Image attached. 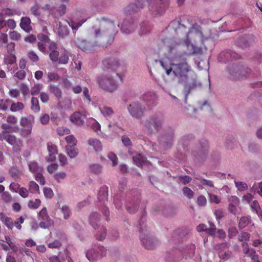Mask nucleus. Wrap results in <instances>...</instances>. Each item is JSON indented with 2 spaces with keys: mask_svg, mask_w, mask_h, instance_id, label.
<instances>
[{
  "mask_svg": "<svg viewBox=\"0 0 262 262\" xmlns=\"http://www.w3.org/2000/svg\"><path fill=\"white\" fill-rule=\"evenodd\" d=\"M250 234L246 232H243L241 233L240 235L238 236V239L240 242L243 243L247 242L250 240Z\"/></svg>",
  "mask_w": 262,
  "mask_h": 262,
  "instance_id": "a18cd8bd",
  "label": "nucleus"
},
{
  "mask_svg": "<svg viewBox=\"0 0 262 262\" xmlns=\"http://www.w3.org/2000/svg\"><path fill=\"white\" fill-rule=\"evenodd\" d=\"M38 217L39 220L43 221H52L49 216L47 209L46 207H43L38 213Z\"/></svg>",
  "mask_w": 262,
  "mask_h": 262,
  "instance_id": "c85d7f7f",
  "label": "nucleus"
},
{
  "mask_svg": "<svg viewBox=\"0 0 262 262\" xmlns=\"http://www.w3.org/2000/svg\"><path fill=\"white\" fill-rule=\"evenodd\" d=\"M191 24L188 19L186 17H183L181 19V21L173 20L169 24L168 28L169 30H172L176 34L179 36H184V42L186 46L188 47L191 46L192 52V55L202 54L203 49L201 47L195 46L192 44L190 45V39L199 38L202 39L203 33L201 31V27L196 24L192 25L189 31L187 28H189Z\"/></svg>",
  "mask_w": 262,
  "mask_h": 262,
  "instance_id": "f257e3e1",
  "label": "nucleus"
},
{
  "mask_svg": "<svg viewBox=\"0 0 262 262\" xmlns=\"http://www.w3.org/2000/svg\"><path fill=\"white\" fill-rule=\"evenodd\" d=\"M27 56L33 62H37L39 59L38 56L33 51L28 52Z\"/></svg>",
  "mask_w": 262,
  "mask_h": 262,
  "instance_id": "37998d69",
  "label": "nucleus"
},
{
  "mask_svg": "<svg viewBox=\"0 0 262 262\" xmlns=\"http://www.w3.org/2000/svg\"><path fill=\"white\" fill-rule=\"evenodd\" d=\"M11 102V100L9 99L6 100H0V111H6Z\"/></svg>",
  "mask_w": 262,
  "mask_h": 262,
  "instance_id": "49530a36",
  "label": "nucleus"
},
{
  "mask_svg": "<svg viewBox=\"0 0 262 262\" xmlns=\"http://www.w3.org/2000/svg\"><path fill=\"white\" fill-rule=\"evenodd\" d=\"M128 111L130 115L136 118H140L144 114L145 108L138 101L133 102L128 106Z\"/></svg>",
  "mask_w": 262,
  "mask_h": 262,
  "instance_id": "9b49d317",
  "label": "nucleus"
},
{
  "mask_svg": "<svg viewBox=\"0 0 262 262\" xmlns=\"http://www.w3.org/2000/svg\"><path fill=\"white\" fill-rule=\"evenodd\" d=\"M5 240L7 245L10 247L13 252L16 253L18 251V247L12 241L11 238L8 236H5Z\"/></svg>",
  "mask_w": 262,
  "mask_h": 262,
  "instance_id": "4c0bfd02",
  "label": "nucleus"
},
{
  "mask_svg": "<svg viewBox=\"0 0 262 262\" xmlns=\"http://www.w3.org/2000/svg\"><path fill=\"white\" fill-rule=\"evenodd\" d=\"M143 220V217L140 220V238L142 245L147 249H152L155 248L158 244V241L149 235L147 232V229L145 226H143L141 222Z\"/></svg>",
  "mask_w": 262,
  "mask_h": 262,
  "instance_id": "39448f33",
  "label": "nucleus"
},
{
  "mask_svg": "<svg viewBox=\"0 0 262 262\" xmlns=\"http://www.w3.org/2000/svg\"><path fill=\"white\" fill-rule=\"evenodd\" d=\"M32 129L29 128H23L22 127L20 130V135L23 138L29 137L32 133Z\"/></svg>",
  "mask_w": 262,
  "mask_h": 262,
  "instance_id": "de8ad7c7",
  "label": "nucleus"
},
{
  "mask_svg": "<svg viewBox=\"0 0 262 262\" xmlns=\"http://www.w3.org/2000/svg\"><path fill=\"white\" fill-rule=\"evenodd\" d=\"M102 63L104 68L107 71L120 72L123 69V66L120 63L116 58H106L103 61Z\"/></svg>",
  "mask_w": 262,
  "mask_h": 262,
  "instance_id": "1a4fd4ad",
  "label": "nucleus"
},
{
  "mask_svg": "<svg viewBox=\"0 0 262 262\" xmlns=\"http://www.w3.org/2000/svg\"><path fill=\"white\" fill-rule=\"evenodd\" d=\"M242 247L243 249V252L245 255L249 254V252L250 251H251V249H250L249 245L247 242L242 243Z\"/></svg>",
  "mask_w": 262,
  "mask_h": 262,
  "instance_id": "0e129e2a",
  "label": "nucleus"
},
{
  "mask_svg": "<svg viewBox=\"0 0 262 262\" xmlns=\"http://www.w3.org/2000/svg\"><path fill=\"white\" fill-rule=\"evenodd\" d=\"M43 194L47 198L52 199L54 195V193L50 188L45 187L43 189Z\"/></svg>",
  "mask_w": 262,
  "mask_h": 262,
  "instance_id": "4d7b16f0",
  "label": "nucleus"
},
{
  "mask_svg": "<svg viewBox=\"0 0 262 262\" xmlns=\"http://www.w3.org/2000/svg\"><path fill=\"white\" fill-rule=\"evenodd\" d=\"M9 36L11 39L17 41L21 38V35L16 31H10Z\"/></svg>",
  "mask_w": 262,
  "mask_h": 262,
  "instance_id": "5fc2aeb1",
  "label": "nucleus"
},
{
  "mask_svg": "<svg viewBox=\"0 0 262 262\" xmlns=\"http://www.w3.org/2000/svg\"><path fill=\"white\" fill-rule=\"evenodd\" d=\"M195 246L194 244H190L186 246L183 251V253L187 258L193 256L195 253Z\"/></svg>",
  "mask_w": 262,
  "mask_h": 262,
  "instance_id": "412c9836",
  "label": "nucleus"
},
{
  "mask_svg": "<svg viewBox=\"0 0 262 262\" xmlns=\"http://www.w3.org/2000/svg\"><path fill=\"white\" fill-rule=\"evenodd\" d=\"M67 154L71 158H75L78 153V150L75 146H67Z\"/></svg>",
  "mask_w": 262,
  "mask_h": 262,
  "instance_id": "7c9ffc66",
  "label": "nucleus"
},
{
  "mask_svg": "<svg viewBox=\"0 0 262 262\" xmlns=\"http://www.w3.org/2000/svg\"><path fill=\"white\" fill-rule=\"evenodd\" d=\"M49 56L52 61H57L59 58V52L58 51H52L50 53Z\"/></svg>",
  "mask_w": 262,
  "mask_h": 262,
  "instance_id": "680f3d73",
  "label": "nucleus"
},
{
  "mask_svg": "<svg viewBox=\"0 0 262 262\" xmlns=\"http://www.w3.org/2000/svg\"><path fill=\"white\" fill-rule=\"evenodd\" d=\"M65 139L68 143L67 146H75L76 145L77 140L73 135H69Z\"/></svg>",
  "mask_w": 262,
  "mask_h": 262,
  "instance_id": "79ce46f5",
  "label": "nucleus"
},
{
  "mask_svg": "<svg viewBox=\"0 0 262 262\" xmlns=\"http://www.w3.org/2000/svg\"><path fill=\"white\" fill-rule=\"evenodd\" d=\"M117 27L115 26L114 23L112 21H104L100 24V28L96 29L95 30V35L96 37H98L101 34V30L103 32H106L108 35L111 36L115 35L117 33Z\"/></svg>",
  "mask_w": 262,
  "mask_h": 262,
  "instance_id": "423d86ee",
  "label": "nucleus"
},
{
  "mask_svg": "<svg viewBox=\"0 0 262 262\" xmlns=\"http://www.w3.org/2000/svg\"><path fill=\"white\" fill-rule=\"evenodd\" d=\"M152 0H136L135 3L127 6L124 11L126 14H131L140 11L145 6V3L149 4V10L153 15L162 14L168 6L169 0H156V3L151 5Z\"/></svg>",
  "mask_w": 262,
  "mask_h": 262,
  "instance_id": "7ed1b4c3",
  "label": "nucleus"
},
{
  "mask_svg": "<svg viewBox=\"0 0 262 262\" xmlns=\"http://www.w3.org/2000/svg\"><path fill=\"white\" fill-rule=\"evenodd\" d=\"M197 203L200 206H205L207 203L206 198L202 195L199 196L197 199Z\"/></svg>",
  "mask_w": 262,
  "mask_h": 262,
  "instance_id": "052dcab7",
  "label": "nucleus"
},
{
  "mask_svg": "<svg viewBox=\"0 0 262 262\" xmlns=\"http://www.w3.org/2000/svg\"><path fill=\"white\" fill-rule=\"evenodd\" d=\"M24 221H25V218L23 216H21L19 217V218L17 219L14 222V223H13L14 226H15V227L17 229L20 230L21 228V224L24 222Z\"/></svg>",
  "mask_w": 262,
  "mask_h": 262,
  "instance_id": "13d9d810",
  "label": "nucleus"
},
{
  "mask_svg": "<svg viewBox=\"0 0 262 262\" xmlns=\"http://www.w3.org/2000/svg\"><path fill=\"white\" fill-rule=\"evenodd\" d=\"M88 144L92 146L96 152H100L102 149V145L100 141L95 138H91L88 140Z\"/></svg>",
  "mask_w": 262,
  "mask_h": 262,
  "instance_id": "dca6fc26",
  "label": "nucleus"
},
{
  "mask_svg": "<svg viewBox=\"0 0 262 262\" xmlns=\"http://www.w3.org/2000/svg\"><path fill=\"white\" fill-rule=\"evenodd\" d=\"M28 167L29 170L33 173L42 172L43 170L42 168L38 165L37 162L34 161L30 162L28 163Z\"/></svg>",
  "mask_w": 262,
  "mask_h": 262,
  "instance_id": "b1692460",
  "label": "nucleus"
},
{
  "mask_svg": "<svg viewBox=\"0 0 262 262\" xmlns=\"http://www.w3.org/2000/svg\"><path fill=\"white\" fill-rule=\"evenodd\" d=\"M57 133L59 136H63L70 134V130L64 126H59L57 128Z\"/></svg>",
  "mask_w": 262,
  "mask_h": 262,
  "instance_id": "8fccbe9b",
  "label": "nucleus"
},
{
  "mask_svg": "<svg viewBox=\"0 0 262 262\" xmlns=\"http://www.w3.org/2000/svg\"><path fill=\"white\" fill-rule=\"evenodd\" d=\"M160 62L167 75H173L180 82H186L188 78V75L192 72L191 67L188 64L187 59L182 56L174 57L170 66L162 60H160Z\"/></svg>",
  "mask_w": 262,
  "mask_h": 262,
  "instance_id": "f03ea898",
  "label": "nucleus"
},
{
  "mask_svg": "<svg viewBox=\"0 0 262 262\" xmlns=\"http://www.w3.org/2000/svg\"><path fill=\"white\" fill-rule=\"evenodd\" d=\"M113 74H103L97 78V83L103 90L112 93L116 90L118 86L117 81L112 76Z\"/></svg>",
  "mask_w": 262,
  "mask_h": 262,
  "instance_id": "20e7f679",
  "label": "nucleus"
},
{
  "mask_svg": "<svg viewBox=\"0 0 262 262\" xmlns=\"http://www.w3.org/2000/svg\"><path fill=\"white\" fill-rule=\"evenodd\" d=\"M251 222L250 216H243L239 220L238 227L240 229H243L251 223Z\"/></svg>",
  "mask_w": 262,
  "mask_h": 262,
  "instance_id": "a878e982",
  "label": "nucleus"
},
{
  "mask_svg": "<svg viewBox=\"0 0 262 262\" xmlns=\"http://www.w3.org/2000/svg\"><path fill=\"white\" fill-rule=\"evenodd\" d=\"M100 215L97 212H93L91 214L89 217L90 223L94 229H96L98 227V223L100 221Z\"/></svg>",
  "mask_w": 262,
  "mask_h": 262,
  "instance_id": "4be33fe9",
  "label": "nucleus"
},
{
  "mask_svg": "<svg viewBox=\"0 0 262 262\" xmlns=\"http://www.w3.org/2000/svg\"><path fill=\"white\" fill-rule=\"evenodd\" d=\"M24 108V105L22 102H13L11 105L10 111L12 112H16L23 110Z\"/></svg>",
  "mask_w": 262,
  "mask_h": 262,
  "instance_id": "72a5a7b5",
  "label": "nucleus"
},
{
  "mask_svg": "<svg viewBox=\"0 0 262 262\" xmlns=\"http://www.w3.org/2000/svg\"><path fill=\"white\" fill-rule=\"evenodd\" d=\"M129 152L132 156V159L135 164L138 167H142L143 163L146 161V158L142 156L140 154L136 152Z\"/></svg>",
  "mask_w": 262,
  "mask_h": 262,
  "instance_id": "2eb2a0df",
  "label": "nucleus"
},
{
  "mask_svg": "<svg viewBox=\"0 0 262 262\" xmlns=\"http://www.w3.org/2000/svg\"><path fill=\"white\" fill-rule=\"evenodd\" d=\"M164 43L167 45V47H168L169 51L170 52H171L172 50L174 49L177 46L176 43L173 44L171 40L170 39H165L164 41Z\"/></svg>",
  "mask_w": 262,
  "mask_h": 262,
  "instance_id": "69168bd1",
  "label": "nucleus"
},
{
  "mask_svg": "<svg viewBox=\"0 0 262 262\" xmlns=\"http://www.w3.org/2000/svg\"><path fill=\"white\" fill-rule=\"evenodd\" d=\"M0 140L6 141L9 144L14 146L19 147L22 145V141L16 137L10 134L8 130H3L0 133Z\"/></svg>",
  "mask_w": 262,
  "mask_h": 262,
  "instance_id": "9d476101",
  "label": "nucleus"
},
{
  "mask_svg": "<svg viewBox=\"0 0 262 262\" xmlns=\"http://www.w3.org/2000/svg\"><path fill=\"white\" fill-rule=\"evenodd\" d=\"M249 205L252 211L253 212H255L256 214L258 213L260 211L262 210L258 201L256 200L252 201Z\"/></svg>",
  "mask_w": 262,
  "mask_h": 262,
  "instance_id": "2f4dec72",
  "label": "nucleus"
},
{
  "mask_svg": "<svg viewBox=\"0 0 262 262\" xmlns=\"http://www.w3.org/2000/svg\"><path fill=\"white\" fill-rule=\"evenodd\" d=\"M41 205V201L36 199L35 200H31L28 203V207L29 208L31 209H36Z\"/></svg>",
  "mask_w": 262,
  "mask_h": 262,
  "instance_id": "c9c22d12",
  "label": "nucleus"
},
{
  "mask_svg": "<svg viewBox=\"0 0 262 262\" xmlns=\"http://www.w3.org/2000/svg\"><path fill=\"white\" fill-rule=\"evenodd\" d=\"M143 99L146 102L147 105L149 106L151 103L155 105L154 95L149 93L143 96Z\"/></svg>",
  "mask_w": 262,
  "mask_h": 262,
  "instance_id": "58836bf2",
  "label": "nucleus"
},
{
  "mask_svg": "<svg viewBox=\"0 0 262 262\" xmlns=\"http://www.w3.org/2000/svg\"><path fill=\"white\" fill-rule=\"evenodd\" d=\"M228 210L231 213L234 215L239 214L240 212L239 206L228 205Z\"/></svg>",
  "mask_w": 262,
  "mask_h": 262,
  "instance_id": "c03bdc74",
  "label": "nucleus"
},
{
  "mask_svg": "<svg viewBox=\"0 0 262 262\" xmlns=\"http://www.w3.org/2000/svg\"><path fill=\"white\" fill-rule=\"evenodd\" d=\"M197 85L195 81H193L191 83L187 84L185 85L184 90L185 92V103H186L187 97L190 94L191 90L193 89Z\"/></svg>",
  "mask_w": 262,
  "mask_h": 262,
  "instance_id": "c756f323",
  "label": "nucleus"
},
{
  "mask_svg": "<svg viewBox=\"0 0 262 262\" xmlns=\"http://www.w3.org/2000/svg\"><path fill=\"white\" fill-rule=\"evenodd\" d=\"M29 189L31 192L36 193L39 191V186L34 181H31L29 183Z\"/></svg>",
  "mask_w": 262,
  "mask_h": 262,
  "instance_id": "09e8293b",
  "label": "nucleus"
},
{
  "mask_svg": "<svg viewBox=\"0 0 262 262\" xmlns=\"http://www.w3.org/2000/svg\"><path fill=\"white\" fill-rule=\"evenodd\" d=\"M31 109L34 113H38L40 111L39 101L37 98L34 97L32 98Z\"/></svg>",
  "mask_w": 262,
  "mask_h": 262,
  "instance_id": "cd10ccee",
  "label": "nucleus"
},
{
  "mask_svg": "<svg viewBox=\"0 0 262 262\" xmlns=\"http://www.w3.org/2000/svg\"><path fill=\"white\" fill-rule=\"evenodd\" d=\"M235 185L237 189L240 191L246 190L248 188L247 184L243 182L235 181Z\"/></svg>",
  "mask_w": 262,
  "mask_h": 262,
  "instance_id": "3c124183",
  "label": "nucleus"
},
{
  "mask_svg": "<svg viewBox=\"0 0 262 262\" xmlns=\"http://www.w3.org/2000/svg\"><path fill=\"white\" fill-rule=\"evenodd\" d=\"M70 121L74 124L80 126L83 124L82 114L79 112H76L70 117Z\"/></svg>",
  "mask_w": 262,
  "mask_h": 262,
  "instance_id": "f3484780",
  "label": "nucleus"
},
{
  "mask_svg": "<svg viewBox=\"0 0 262 262\" xmlns=\"http://www.w3.org/2000/svg\"><path fill=\"white\" fill-rule=\"evenodd\" d=\"M31 20L29 17H23L21 19L20 27L27 32H30L32 30L31 26Z\"/></svg>",
  "mask_w": 262,
  "mask_h": 262,
  "instance_id": "a211bd4d",
  "label": "nucleus"
},
{
  "mask_svg": "<svg viewBox=\"0 0 262 262\" xmlns=\"http://www.w3.org/2000/svg\"><path fill=\"white\" fill-rule=\"evenodd\" d=\"M183 192L184 195L189 199L192 198L194 195L193 191L187 187H184L183 188Z\"/></svg>",
  "mask_w": 262,
  "mask_h": 262,
  "instance_id": "603ef678",
  "label": "nucleus"
},
{
  "mask_svg": "<svg viewBox=\"0 0 262 262\" xmlns=\"http://www.w3.org/2000/svg\"><path fill=\"white\" fill-rule=\"evenodd\" d=\"M162 121V118L154 116L142 122V124L145 127V130L149 134H151L154 129L158 131L161 128Z\"/></svg>",
  "mask_w": 262,
  "mask_h": 262,
  "instance_id": "6e6552de",
  "label": "nucleus"
},
{
  "mask_svg": "<svg viewBox=\"0 0 262 262\" xmlns=\"http://www.w3.org/2000/svg\"><path fill=\"white\" fill-rule=\"evenodd\" d=\"M150 30V26L148 25V23L143 22L141 24V29L139 32L140 35H143L149 32Z\"/></svg>",
  "mask_w": 262,
  "mask_h": 262,
  "instance_id": "ea45409f",
  "label": "nucleus"
},
{
  "mask_svg": "<svg viewBox=\"0 0 262 262\" xmlns=\"http://www.w3.org/2000/svg\"><path fill=\"white\" fill-rule=\"evenodd\" d=\"M42 88V85L41 84H35L31 90V95H36L38 94Z\"/></svg>",
  "mask_w": 262,
  "mask_h": 262,
  "instance_id": "864d4df0",
  "label": "nucleus"
},
{
  "mask_svg": "<svg viewBox=\"0 0 262 262\" xmlns=\"http://www.w3.org/2000/svg\"><path fill=\"white\" fill-rule=\"evenodd\" d=\"M108 196V188L106 186H103L100 188L98 194V199L99 202H104L107 200Z\"/></svg>",
  "mask_w": 262,
  "mask_h": 262,
  "instance_id": "6ab92c4d",
  "label": "nucleus"
},
{
  "mask_svg": "<svg viewBox=\"0 0 262 262\" xmlns=\"http://www.w3.org/2000/svg\"><path fill=\"white\" fill-rule=\"evenodd\" d=\"M229 204V205H233L236 206L239 205V200L235 195L230 196L228 199Z\"/></svg>",
  "mask_w": 262,
  "mask_h": 262,
  "instance_id": "6e6d98bb",
  "label": "nucleus"
},
{
  "mask_svg": "<svg viewBox=\"0 0 262 262\" xmlns=\"http://www.w3.org/2000/svg\"><path fill=\"white\" fill-rule=\"evenodd\" d=\"M86 257L90 261H94L99 257L98 252L94 249L89 250L86 253Z\"/></svg>",
  "mask_w": 262,
  "mask_h": 262,
  "instance_id": "5701e85b",
  "label": "nucleus"
},
{
  "mask_svg": "<svg viewBox=\"0 0 262 262\" xmlns=\"http://www.w3.org/2000/svg\"><path fill=\"white\" fill-rule=\"evenodd\" d=\"M1 220L9 230H12L13 229L14 224L13 220L11 217L7 216H1Z\"/></svg>",
  "mask_w": 262,
  "mask_h": 262,
  "instance_id": "bb28decb",
  "label": "nucleus"
},
{
  "mask_svg": "<svg viewBox=\"0 0 262 262\" xmlns=\"http://www.w3.org/2000/svg\"><path fill=\"white\" fill-rule=\"evenodd\" d=\"M58 62L60 64H66L69 61V56L66 54H62L58 58Z\"/></svg>",
  "mask_w": 262,
  "mask_h": 262,
  "instance_id": "774afa93",
  "label": "nucleus"
},
{
  "mask_svg": "<svg viewBox=\"0 0 262 262\" xmlns=\"http://www.w3.org/2000/svg\"><path fill=\"white\" fill-rule=\"evenodd\" d=\"M50 91L58 99H60L62 97V91L57 86L51 85H50Z\"/></svg>",
  "mask_w": 262,
  "mask_h": 262,
  "instance_id": "f704fd0d",
  "label": "nucleus"
},
{
  "mask_svg": "<svg viewBox=\"0 0 262 262\" xmlns=\"http://www.w3.org/2000/svg\"><path fill=\"white\" fill-rule=\"evenodd\" d=\"M48 78L49 81H58L59 79V75L55 73L49 72L48 73Z\"/></svg>",
  "mask_w": 262,
  "mask_h": 262,
  "instance_id": "bf43d9fd",
  "label": "nucleus"
},
{
  "mask_svg": "<svg viewBox=\"0 0 262 262\" xmlns=\"http://www.w3.org/2000/svg\"><path fill=\"white\" fill-rule=\"evenodd\" d=\"M37 38L40 40L39 42L48 43L50 40L49 37L47 35L41 33L38 34Z\"/></svg>",
  "mask_w": 262,
  "mask_h": 262,
  "instance_id": "e2e57ef3",
  "label": "nucleus"
},
{
  "mask_svg": "<svg viewBox=\"0 0 262 262\" xmlns=\"http://www.w3.org/2000/svg\"><path fill=\"white\" fill-rule=\"evenodd\" d=\"M60 211L63 214V218L65 220L68 219L71 215V210L67 205L62 206L60 208Z\"/></svg>",
  "mask_w": 262,
  "mask_h": 262,
  "instance_id": "a19ab883",
  "label": "nucleus"
},
{
  "mask_svg": "<svg viewBox=\"0 0 262 262\" xmlns=\"http://www.w3.org/2000/svg\"><path fill=\"white\" fill-rule=\"evenodd\" d=\"M34 123V117L30 115L27 117H21L20 119V125L23 128L32 129Z\"/></svg>",
  "mask_w": 262,
  "mask_h": 262,
  "instance_id": "4468645a",
  "label": "nucleus"
},
{
  "mask_svg": "<svg viewBox=\"0 0 262 262\" xmlns=\"http://www.w3.org/2000/svg\"><path fill=\"white\" fill-rule=\"evenodd\" d=\"M100 109L102 114L105 117H111L114 113L113 108L109 106H104Z\"/></svg>",
  "mask_w": 262,
  "mask_h": 262,
  "instance_id": "473e14b6",
  "label": "nucleus"
},
{
  "mask_svg": "<svg viewBox=\"0 0 262 262\" xmlns=\"http://www.w3.org/2000/svg\"><path fill=\"white\" fill-rule=\"evenodd\" d=\"M172 134H171L168 136H165L162 137L161 139V141L163 142V145L165 147H168L169 146H170L172 141Z\"/></svg>",
  "mask_w": 262,
  "mask_h": 262,
  "instance_id": "e433bc0d",
  "label": "nucleus"
},
{
  "mask_svg": "<svg viewBox=\"0 0 262 262\" xmlns=\"http://www.w3.org/2000/svg\"><path fill=\"white\" fill-rule=\"evenodd\" d=\"M49 155L46 157V160L48 162L54 161L56 159V156L57 154V147L52 143H48L47 144Z\"/></svg>",
  "mask_w": 262,
  "mask_h": 262,
  "instance_id": "ddd939ff",
  "label": "nucleus"
},
{
  "mask_svg": "<svg viewBox=\"0 0 262 262\" xmlns=\"http://www.w3.org/2000/svg\"><path fill=\"white\" fill-rule=\"evenodd\" d=\"M102 171V167L98 164H93L89 165V171L94 174H98Z\"/></svg>",
  "mask_w": 262,
  "mask_h": 262,
  "instance_id": "393cba45",
  "label": "nucleus"
},
{
  "mask_svg": "<svg viewBox=\"0 0 262 262\" xmlns=\"http://www.w3.org/2000/svg\"><path fill=\"white\" fill-rule=\"evenodd\" d=\"M63 23H64L65 24H68L70 26H71L69 22L67 20L64 19V20H63ZM58 26H59V27H58V33L60 35L63 36L64 35H67L69 34V29L66 25H62V23L61 22L59 21L58 23Z\"/></svg>",
  "mask_w": 262,
  "mask_h": 262,
  "instance_id": "aec40b11",
  "label": "nucleus"
},
{
  "mask_svg": "<svg viewBox=\"0 0 262 262\" xmlns=\"http://www.w3.org/2000/svg\"><path fill=\"white\" fill-rule=\"evenodd\" d=\"M136 29V25L132 20H124L121 25V30L123 33L128 34L133 32Z\"/></svg>",
  "mask_w": 262,
  "mask_h": 262,
  "instance_id": "f8f14e48",
  "label": "nucleus"
},
{
  "mask_svg": "<svg viewBox=\"0 0 262 262\" xmlns=\"http://www.w3.org/2000/svg\"><path fill=\"white\" fill-rule=\"evenodd\" d=\"M66 174L63 172H58L54 174V179L59 183L60 180H63L66 178Z\"/></svg>",
  "mask_w": 262,
  "mask_h": 262,
  "instance_id": "338daca9",
  "label": "nucleus"
},
{
  "mask_svg": "<svg viewBox=\"0 0 262 262\" xmlns=\"http://www.w3.org/2000/svg\"><path fill=\"white\" fill-rule=\"evenodd\" d=\"M249 70L248 68L242 65L234 64L229 70V78L233 80L242 79L248 74Z\"/></svg>",
  "mask_w": 262,
  "mask_h": 262,
  "instance_id": "0eeeda50",
  "label": "nucleus"
}]
</instances>
